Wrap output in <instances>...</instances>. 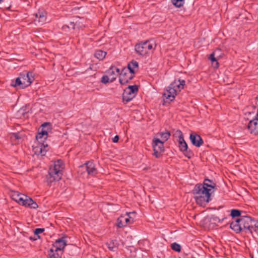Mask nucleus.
I'll use <instances>...</instances> for the list:
<instances>
[{"label":"nucleus","instance_id":"4","mask_svg":"<svg viewBox=\"0 0 258 258\" xmlns=\"http://www.w3.org/2000/svg\"><path fill=\"white\" fill-rule=\"evenodd\" d=\"M63 164L61 160H58L54 162L53 167H50L48 174L46 176L47 182L48 183L59 180L62 175Z\"/></svg>","mask_w":258,"mask_h":258},{"label":"nucleus","instance_id":"34","mask_svg":"<svg viewBox=\"0 0 258 258\" xmlns=\"http://www.w3.org/2000/svg\"><path fill=\"white\" fill-rule=\"evenodd\" d=\"M101 82L103 84H107L110 82V79L107 75H103L101 79Z\"/></svg>","mask_w":258,"mask_h":258},{"label":"nucleus","instance_id":"42","mask_svg":"<svg viewBox=\"0 0 258 258\" xmlns=\"http://www.w3.org/2000/svg\"><path fill=\"white\" fill-rule=\"evenodd\" d=\"M119 140V136L116 135L115 136L113 139L112 141L114 143H117L118 141Z\"/></svg>","mask_w":258,"mask_h":258},{"label":"nucleus","instance_id":"23","mask_svg":"<svg viewBox=\"0 0 258 258\" xmlns=\"http://www.w3.org/2000/svg\"><path fill=\"white\" fill-rule=\"evenodd\" d=\"M48 256L49 258H60L57 251H55L52 248H50L48 251Z\"/></svg>","mask_w":258,"mask_h":258},{"label":"nucleus","instance_id":"28","mask_svg":"<svg viewBox=\"0 0 258 258\" xmlns=\"http://www.w3.org/2000/svg\"><path fill=\"white\" fill-rule=\"evenodd\" d=\"M69 26H70V29H71L72 30H74L76 27L78 29L82 28V26H79L78 21H76V22H71L70 23Z\"/></svg>","mask_w":258,"mask_h":258},{"label":"nucleus","instance_id":"7","mask_svg":"<svg viewBox=\"0 0 258 258\" xmlns=\"http://www.w3.org/2000/svg\"><path fill=\"white\" fill-rule=\"evenodd\" d=\"M138 86L137 85L128 86L122 94V101L124 104L131 101L138 92Z\"/></svg>","mask_w":258,"mask_h":258},{"label":"nucleus","instance_id":"46","mask_svg":"<svg viewBox=\"0 0 258 258\" xmlns=\"http://www.w3.org/2000/svg\"><path fill=\"white\" fill-rule=\"evenodd\" d=\"M254 117L258 119V108L257 109V112H256V115Z\"/></svg>","mask_w":258,"mask_h":258},{"label":"nucleus","instance_id":"31","mask_svg":"<svg viewBox=\"0 0 258 258\" xmlns=\"http://www.w3.org/2000/svg\"><path fill=\"white\" fill-rule=\"evenodd\" d=\"M171 248L176 252H180L181 251V246L180 244L174 242L172 244H171Z\"/></svg>","mask_w":258,"mask_h":258},{"label":"nucleus","instance_id":"41","mask_svg":"<svg viewBox=\"0 0 258 258\" xmlns=\"http://www.w3.org/2000/svg\"><path fill=\"white\" fill-rule=\"evenodd\" d=\"M111 67H113V70L115 71V73L117 74V75L119 74L120 75L121 72L120 71V69L119 68L113 65H112Z\"/></svg>","mask_w":258,"mask_h":258},{"label":"nucleus","instance_id":"25","mask_svg":"<svg viewBox=\"0 0 258 258\" xmlns=\"http://www.w3.org/2000/svg\"><path fill=\"white\" fill-rule=\"evenodd\" d=\"M159 135L164 142L167 141L170 136V133L168 131L160 133Z\"/></svg>","mask_w":258,"mask_h":258},{"label":"nucleus","instance_id":"10","mask_svg":"<svg viewBox=\"0 0 258 258\" xmlns=\"http://www.w3.org/2000/svg\"><path fill=\"white\" fill-rule=\"evenodd\" d=\"M178 143L180 151L183 153L185 157L190 159L194 156L193 152L188 149L187 144L185 141L184 138L178 140Z\"/></svg>","mask_w":258,"mask_h":258},{"label":"nucleus","instance_id":"11","mask_svg":"<svg viewBox=\"0 0 258 258\" xmlns=\"http://www.w3.org/2000/svg\"><path fill=\"white\" fill-rule=\"evenodd\" d=\"M80 168L85 169L88 174L91 176H95L98 173L95 164L91 161L86 162L84 165L80 166Z\"/></svg>","mask_w":258,"mask_h":258},{"label":"nucleus","instance_id":"26","mask_svg":"<svg viewBox=\"0 0 258 258\" xmlns=\"http://www.w3.org/2000/svg\"><path fill=\"white\" fill-rule=\"evenodd\" d=\"M28 111H26V107H23L19 109V110L17 112L18 116L20 117L23 116L25 117L26 115L27 114Z\"/></svg>","mask_w":258,"mask_h":258},{"label":"nucleus","instance_id":"32","mask_svg":"<svg viewBox=\"0 0 258 258\" xmlns=\"http://www.w3.org/2000/svg\"><path fill=\"white\" fill-rule=\"evenodd\" d=\"M21 195V194L18 191H14L12 195V198L13 200L17 202V201L20 199L19 197Z\"/></svg>","mask_w":258,"mask_h":258},{"label":"nucleus","instance_id":"38","mask_svg":"<svg viewBox=\"0 0 258 258\" xmlns=\"http://www.w3.org/2000/svg\"><path fill=\"white\" fill-rule=\"evenodd\" d=\"M215 51L213 52L210 55L209 58L211 60L212 63H214V61L217 60V58L215 57Z\"/></svg>","mask_w":258,"mask_h":258},{"label":"nucleus","instance_id":"43","mask_svg":"<svg viewBox=\"0 0 258 258\" xmlns=\"http://www.w3.org/2000/svg\"><path fill=\"white\" fill-rule=\"evenodd\" d=\"M62 29L67 31V29H70V26L68 25H64L62 27Z\"/></svg>","mask_w":258,"mask_h":258},{"label":"nucleus","instance_id":"45","mask_svg":"<svg viewBox=\"0 0 258 258\" xmlns=\"http://www.w3.org/2000/svg\"><path fill=\"white\" fill-rule=\"evenodd\" d=\"M78 21L79 23V26H82V28L85 27V25L83 24L82 23H81L79 21Z\"/></svg>","mask_w":258,"mask_h":258},{"label":"nucleus","instance_id":"39","mask_svg":"<svg viewBox=\"0 0 258 258\" xmlns=\"http://www.w3.org/2000/svg\"><path fill=\"white\" fill-rule=\"evenodd\" d=\"M135 212H131V213H127V215L129 216V218H124V219H123V220L124 221H125V223H129L130 222V220H131V216H130V214H135Z\"/></svg>","mask_w":258,"mask_h":258},{"label":"nucleus","instance_id":"24","mask_svg":"<svg viewBox=\"0 0 258 258\" xmlns=\"http://www.w3.org/2000/svg\"><path fill=\"white\" fill-rule=\"evenodd\" d=\"M172 4L176 8H181L185 3V0H171Z\"/></svg>","mask_w":258,"mask_h":258},{"label":"nucleus","instance_id":"37","mask_svg":"<svg viewBox=\"0 0 258 258\" xmlns=\"http://www.w3.org/2000/svg\"><path fill=\"white\" fill-rule=\"evenodd\" d=\"M44 228H36L34 230V233L35 235H37L38 238H40L39 234L44 231Z\"/></svg>","mask_w":258,"mask_h":258},{"label":"nucleus","instance_id":"12","mask_svg":"<svg viewBox=\"0 0 258 258\" xmlns=\"http://www.w3.org/2000/svg\"><path fill=\"white\" fill-rule=\"evenodd\" d=\"M39 145L33 147V151L34 153L38 155L45 156L48 150V146L45 144L44 142H38Z\"/></svg>","mask_w":258,"mask_h":258},{"label":"nucleus","instance_id":"30","mask_svg":"<svg viewBox=\"0 0 258 258\" xmlns=\"http://www.w3.org/2000/svg\"><path fill=\"white\" fill-rule=\"evenodd\" d=\"M224 218H223L222 219H220L219 218L215 215H212L210 217V221L212 222V223L216 224L217 222L220 223L222 221H223Z\"/></svg>","mask_w":258,"mask_h":258},{"label":"nucleus","instance_id":"35","mask_svg":"<svg viewBox=\"0 0 258 258\" xmlns=\"http://www.w3.org/2000/svg\"><path fill=\"white\" fill-rule=\"evenodd\" d=\"M174 136L178 138V140H180L183 138V134L180 130H177L174 134Z\"/></svg>","mask_w":258,"mask_h":258},{"label":"nucleus","instance_id":"9","mask_svg":"<svg viewBox=\"0 0 258 258\" xmlns=\"http://www.w3.org/2000/svg\"><path fill=\"white\" fill-rule=\"evenodd\" d=\"M154 154L153 155L157 158L162 157L164 151V142L159 139H154L152 143Z\"/></svg>","mask_w":258,"mask_h":258},{"label":"nucleus","instance_id":"29","mask_svg":"<svg viewBox=\"0 0 258 258\" xmlns=\"http://www.w3.org/2000/svg\"><path fill=\"white\" fill-rule=\"evenodd\" d=\"M123 219H124L123 216H120L117 218L116 221V226L118 228H122L125 226V225L123 223Z\"/></svg>","mask_w":258,"mask_h":258},{"label":"nucleus","instance_id":"2","mask_svg":"<svg viewBox=\"0 0 258 258\" xmlns=\"http://www.w3.org/2000/svg\"><path fill=\"white\" fill-rule=\"evenodd\" d=\"M214 191V190L211 191L210 188H206L203 184H197L192 190V193L197 204L205 206L211 201V196Z\"/></svg>","mask_w":258,"mask_h":258},{"label":"nucleus","instance_id":"16","mask_svg":"<svg viewBox=\"0 0 258 258\" xmlns=\"http://www.w3.org/2000/svg\"><path fill=\"white\" fill-rule=\"evenodd\" d=\"M35 18L34 20L35 23L42 25L46 20V13L44 11H38L35 14Z\"/></svg>","mask_w":258,"mask_h":258},{"label":"nucleus","instance_id":"8","mask_svg":"<svg viewBox=\"0 0 258 258\" xmlns=\"http://www.w3.org/2000/svg\"><path fill=\"white\" fill-rule=\"evenodd\" d=\"M51 125L49 122H45L41 126V131L36 136L38 142H44L48 137V133L51 130Z\"/></svg>","mask_w":258,"mask_h":258},{"label":"nucleus","instance_id":"44","mask_svg":"<svg viewBox=\"0 0 258 258\" xmlns=\"http://www.w3.org/2000/svg\"><path fill=\"white\" fill-rule=\"evenodd\" d=\"M215 68H218L219 67V63L217 60L214 61V63H212Z\"/></svg>","mask_w":258,"mask_h":258},{"label":"nucleus","instance_id":"6","mask_svg":"<svg viewBox=\"0 0 258 258\" xmlns=\"http://www.w3.org/2000/svg\"><path fill=\"white\" fill-rule=\"evenodd\" d=\"M155 46L153 47V43L150 41L147 40L137 44L135 46V49L137 53L141 55H146L150 51H153Z\"/></svg>","mask_w":258,"mask_h":258},{"label":"nucleus","instance_id":"14","mask_svg":"<svg viewBox=\"0 0 258 258\" xmlns=\"http://www.w3.org/2000/svg\"><path fill=\"white\" fill-rule=\"evenodd\" d=\"M247 129L251 134L254 135L258 134V119L254 117L250 120L248 123Z\"/></svg>","mask_w":258,"mask_h":258},{"label":"nucleus","instance_id":"1","mask_svg":"<svg viewBox=\"0 0 258 258\" xmlns=\"http://www.w3.org/2000/svg\"><path fill=\"white\" fill-rule=\"evenodd\" d=\"M230 227L236 233L244 232L252 234L253 231L258 230V221L248 216H241L240 218L230 223Z\"/></svg>","mask_w":258,"mask_h":258},{"label":"nucleus","instance_id":"22","mask_svg":"<svg viewBox=\"0 0 258 258\" xmlns=\"http://www.w3.org/2000/svg\"><path fill=\"white\" fill-rule=\"evenodd\" d=\"M106 55V52L101 50H97L94 53V56L99 60H103L105 58Z\"/></svg>","mask_w":258,"mask_h":258},{"label":"nucleus","instance_id":"15","mask_svg":"<svg viewBox=\"0 0 258 258\" xmlns=\"http://www.w3.org/2000/svg\"><path fill=\"white\" fill-rule=\"evenodd\" d=\"M189 139L192 144L197 147H201L204 143L203 140L201 137L194 132L190 134Z\"/></svg>","mask_w":258,"mask_h":258},{"label":"nucleus","instance_id":"17","mask_svg":"<svg viewBox=\"0 0 258 258\" xmlns=\"http://www.w3.org/2000/svg\"><path fill=\"white\" fill-rule=\"evenodd\" d=\"M66 245V242L62 238H59L55 241L51 248L55 251L62 250Z\"/></svg>","mask_w":258,"mask_h":258},{"label":"nucleus","instance_id":"19","mask_svg":"<svg viewBox=\"0 0 258 258\" xmlns=\"http://www.w3.org/2000/svg\"><path fill=\"white\" fill-rule=\"evenodd\" d=\"M110 79V82H113L117 78V75L113 70V67H110L106 72Z\"/></svg>","mask_w":258,"mask_h":258},{"label":"nucleus","instance_id":"3","mask_svg":"<svg viewBox=\"0 0 258 258\" xmlns=\"http://www.w3.org/2000/svg\"><path fill=\"white\" fill-rule=\"evenodd\" d=\"M185 85V82L184 80L174 81L166 89L163 95L164 98L168 101H173L177 93L183 89Z\"/></svg>","mask_w":258,"mask_h":258},{"label":"nucleus","instance_id":"21","mask_svg":"<svg viewBox=\"0 0 258 258\" xmlns=\"http://www.w3.org/2000/svg\"><path fill=\"white\" fill-rule=\"evenodd\" d=\"M107 245L108 248L109 250L115 251L117 249L119 243L116 239H114L108 243Z\"/></svg>","mask_w":258,"mask_h":258},{"label":"nucleus","instance_id":"33","mask_svg":"<svg viewBox=\"0 0 258 258\" xmlns=\"http://www.w3.org/2000/svg\"><path fill=\"white\" fill-rule=\"evenodd\" d=\"M26 195L21 194L20 197H19V199H20L17 201V203L20 205L23 206L25 201V199H26Z\"/></svg>","mask_w":258,"mask_h":258},{"label":"nucleus","instance_id":"13","mask_svg":"<svg viewBox=\"0 0 258 258\" xmlns=\"http://www.w3.org/2000/svg\"><path fill=\"white\" fill-rule=\"evenodd\" d=\"M127 71V69L124 67L121 71L119 81L121 85H125L127 84L134 77V74H131L130 75L128 76Z\"/></svg>","mask_w":258,"mask_h":258},{"label":"nucleus","instance_id":"36","mask_svg":"<svg viewBox=\"0 0 258 258\" xmlns=\"http://www.w3.org/2000/svg\"><path fill=\"white\" fill-rule=\"evenodd\" d=\"M33 200L31 198H29L28 196H27L23 206L26 207H29L30 204L33 202Z\"/></svg>","mask_w":258,"mask_h":258},{"label":"nucleus","instance_id":"18","mask_svg":"<svg viewBox=\"0 0 258 258\" xmlns=\"http://www.w3.org/2000/svg\"><path fill=\"white\" fill-rule=\"evenodd\" d=\"M138 68L139 63L136 60H133L127 64L126 69L131 74H135V69H138Z\"/></svg>","mask_w":258,"mask_h":258},{"label":"nucleus","instance_id":"5","mask_svg":"<svg viewBox=\"0 0 258 258\" xmlns=\"http://www.w3.org/2000/svg\"><path fill=\"white\" fill-rule=\"evenodd\" d=\"M34 80L32 73L25 71L20 74L19 77L11 84V86L20 89H24L30 86Z\"/></svg>","mask_w":258,"mask_h":258},{"label":"nucleus","instance_id":"20","mask_svg":"<svg viewBox=\"0 0 258 258\" xmlns=\"http://www.w3.org/2000/svg\"><path fill=\"white\" fill-rule=\"evenodd\" d=\"M203 184L205 186L206 188L215 189L216 186V183L212 180L208 178L205 179Z\"/></svg>","mask_w":258,"mask_h":258},{"label":"nucleus","instance_id":"40","mask_svg":"<svg viewBox=\"0 0 258 258\" xmlns=\"http://www.w3.org/2000/svg\"><path fill=\"white\" fill-rule=\"evenodd\" d=\"M38 207V206L37 204L34 201H33V202L31 203V204H30V206L29 207V208H32V209H37Z\"/></svg>","mask_w":258,"mask_h":258},{"label":"nucleus","instance_id":"47","mask_svg":"<svg viewBox=\"0 0 258 258\" xmlns=\"http://www.w3.org/2000/svg\"><path fill=\"white\" fill-rule=\"evenodd\" d=\"M4 0H0V3H2Z\"/></svg>","mask_w":258,"mask_h":258},{"label":"nucleus","instance_id":"27","mask_svg":"<svg viewBox=\"0 0 258 258\" xmlns=\"http://www.w3.org/2000/svg\"><path fill=\"white\" fill-rule=\"evenodd\" d=\"M241 211L237 209H232L231 210L230 215L232 218L239 217L241 215Z\"/></svg>","mask_w":258,"mask_h":258}]
</instances>
